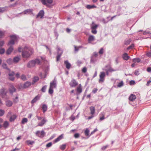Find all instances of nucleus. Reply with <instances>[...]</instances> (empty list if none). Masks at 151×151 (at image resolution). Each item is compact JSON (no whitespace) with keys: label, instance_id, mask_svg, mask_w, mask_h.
I'll return each mask as SVG.
<instances>
[{"label":"nucleus","instance_id":"nucleus-1","mask_svg":"<svg viewBox=\"0 0 151 151\" xmlns=\"http://www.w3.org/2000/svg\"><path fill=\"white\" fill-rule=\"evenodd\" d=\"M34 50L32 48H27L25 47L24 50L22 52V55L24 58H29L33 53Z\"/></svg>","mask_w":151,"mask_h":151},{"label":"nucleus","instance_id":"nucleus-2","mask_svg":"<svg viewBox=\"0 0 151 151\" xmlns=\"http://www.w3.org/2000/svg\"><path fill=\"white\" fill-rule=\"evenodd\" d=\"M56 87V81L54 79L52 82L50 83V88L49 89V93L52 94L53 93V89Z\"/></svg>","mask_w":151,"mask_h":151},{"label":"nucleus","instance_id":"nucleus-3","mask_svg":"<svg viewBox=\"0 0 151 151\" xmlns=\"http://www.w3.org/2000/svg\"><path fill=\"white\" fill-rule=\"evenodd\" d=\"M40 61L38 59H36L35 60L30 61L27 64V66L28 68H31L34 66L35 64H39Z\"/></svg>","mask_w":151,"mask_h":151},{"label":"nucleus","instance_id":"nucleus-4","mask_svg":"<svg viewBox=\"0 0 151 151\" xmlns=\"http://www.w3.org/2000/svg\"><path fill=\"white\" fill-rule=\"evenodd\" d=\"M11 38V40L9 43V45H13L14 44V42L17 41L18 37L15 35H12L10 36Z\"/></svg>","mask_w":151,"mask_h":151},{"label":"nucleus","instance_id":"nucleus-5","mask_svg":"<svg viewBox=\"0 0 151 151\" xmlns=\"http://www.w3.org/2000/svg\"><path fill=\"white\" fill-rule=\"evenodd\" d=\"M42 4L47 7H49V4H51L53 2V0H39Z\"/></svg>","mask_w":151,"mask_h":151},{"label":"nucleus","instance_id":"nucleus-6","mask_svg":"<svg viewBox=\"0 0 151 151\" xmlns=\"http://www.w3.org/2000/svg\"><path fill=\"white\" fill-rule=\"evenodd\" d=\"M58 55L57 56V60H56L57 61H59L60 58V57L62 55L63 53V51L60 50V48L58 47Z\"/></svg>","mask_w":151,"mask_h":151},{"label":"nucleus","instance_id":"nucleus-7","mask_svg":"<svg viewBox=\"0 0 151 151\" xmlns=\"http://www.w3.org/2000/svg\"><path fill=\"white\" fill-rule=\"evenodd\" d=\"M45 133L44 131L42 130L41 132L38 131L36 133V135L40 137H43L45 135Z\"/></svg>","mask_w":151,"mask_h":151},{"label":"nucleus","instance_id":"nucleus-8","mask_svg":"<svg viewBox=\"0 0 151 151\" xmlns=\"http://www.w3.org/2000/svg\"><path fill=\"white\" fill-rule=\"evenodd\" d=\"M33 10L31 9H28L25 10L23 13L24 14H28L30 15H32L33 16L34 15V14L33 12Z\"/></svg>","mask_w":151,"mask_h":151},{"label":"nucleus","instance_id":"nucleus-9","mask_svg":"<svg viewBox=\"0 0 151 151\" xmlns=\"http://www.w3.org/2000/svg\"><path fill=\"white\" fill-rule=\"evenodd\" d=\"M69 84L70 86L75 87L77 85L78 83L75 80L73 79L72 80Z\"/></svg>","mask_w":151,"mask_h":151},{"label":"nucleus","instance_id":"nucleus-10","mask_svg":"<svg viewBox=\"0 0 151 151\" xmlns=\"http://www.w3.org/2000/svg\"><path fill=\"white\" fill-rule=\"evenodd\" d=\"M47 121V120L46 119V118L45 117L43 118L42 121L39 123L38 124V126L42 127L45 124L46 122Z\"/></svg>","mask_w":151,"mask_h":151},{"label":"nucleus","instance_id":"nucleus-11","mask_svg":"<svg viewBox=\"0 0 151 151\" xmlns=\"http://www.w3.org/2000/svg\"><path fill=\"white\" fill-rule=\"evenodd\" d=\"M44 14V12L43 10L40 11L38 14L37 15L36 18L40 17L41 18H43Z\"/></svg>","mask_w":151,"mask_h":151},{"label":"nucleus","instance_id":"nucleus-12","mask_svg":"<svg viewBox=\"0 0 151 151\" xmlns=\"http://www.w3.org/2000/svg\"><path fill=\"white\" fill-rule=\"evenodd\" d=\"M9 89L10 92L11 94H12L13 93L15 92L16 91V88L12 85H10Z\"/></svg>","mask_w":151,"mask_h":151},{"label":"nucleus","instance_id":"nucleus-13","mask_svg":"<svg viewBox=\"0 0 151 151\" xmlns=\"http://www.w3.org/2000/svg\"><path fill=\"white\" fill-rule=\"evenodd\" d=\"M31 85V83L30 82L27 81L25 82L23 85V88H28Z\"/></svg>","mask_w":151,"mask_h":151},{"label":"nucleus","instance_id":"nucleus-14","mask_svg":"<svg viewBox=\"0 0 151 151\" xmlns=\"http://www.w3.org/2000/svg\"><path fill=\"white\" fill-rule=\"evenodd\" d=\"M63 134H61V135L59 136L58 138L55 139L54 141V143H56L58 141H59L61 139H62L63 138Z\"/></svg>","mask_w":151,"mask_h":151},{"label":"nucleus","instance_id":"nucleus-15","mask_svg":"<svg viewBox=\"0 0 151 151\" xmlns=\"http://www.w3.org/2000/svg\"><path fill=\"white\" fill-rule=\"evenodd\" d=\"M136 99V96L133 94H131L129 97V99L132 101H134Z\"/></svg>","mask_w":151,"mask_h":151},{"label":"nucleus","instance_id":"nucleus-16","mask_svg":"<svg viewBox=\"0 0 151 151\" xmlns=\"http://www.w3.org/2000/svg\"><path fill=\"white\" fill-rule=\"evenodd\" d=\"M99 25L95 24L94 22H93L91 25V28L92 29H95L98 27Z\"/></svg>","mask_w":151,"mask_h":151},{"label":"nucleus","instance_id":"nucleus-17","mask_svg":"<svg viewBox=\"0 0 151 151\" xmlns=\"http://www.w3.org/2000/svg\"><path fill=\"white\" fill-rule=\"evenodd\" d=\"M123 59L125 60H127L129 58V56L128 55L127 53H125L122 56Z\"/></svg>","mask_w":151,"mask_h":151},{"label":"nucleus","instance_id":"nucleus-18","mask_svg":"<svg viewBox=\"0 0 151 151\" xmlns=\"http://www.w3.org/2000/svg\"><path fill=\"white\" fill-rule=\"evenodd\" d=\"M64 63L65 65L66 68L67 69H69L70 68L71 64L68 60L65 61H64Z\"/></svg>","mask_w":151,"mask_h":151},{"label":"nucleus","instance_id":"nucleus-19","mask_svg":"<svg viewBox=\"0 0 151 151\" xmlns=\"http://www.w3.org/2000/svg\"><path fill=\"white\" fill-rule=\"evenodd\" d=\"M95 40L94 36L92 35H90L88 38V40L89 43H90L91 42L94 41Z\"/></svg>","mask_w":151,"mask_h":151},{"label":"nucleus","instance_id":"nucleus-20","mask_svg":"<svg viewBox=\"0 0 151 151\" xmlns=\"http://www.w3.org/2000/svg\"><path fill=\"white\" fill-rule=\"evenodd\" d=\"M40 98V96H37L31 101V103L32 104H33L36 102L37 100L39 99Z\"/></svg>","mask_w":151,"mask_h":151},{"label":"nucleus","instance_id":"nucleus-21","mask_svg":"<svg viewBox=\"0 0 151 151\" xmlns=\"http://www.w3.org/2000/svg\"><path fill=\"white\" fill-rule=\"evenodd\" d=\"M13 49L12 46H11L6 51V53L7 55H9L11 54Z\"/></svg>","mask_w":151,"mask_h":151},{"label":"nucleus","instance_id":"nucleus-22","mask_svg":"<svg viewBox=\"0 0 151 151\" xmlns=\"http://www.w3.org/2000/svg\"><path fill=\"white\" fill-rule=\"evenodd\" d=\"M8 9V7L5 6L3 7H0V13H3L6 11Z\"/></svg>","mask_w":151,"mask_h":151},{"label":"nucleus","instance_id":"nucleus-23","mask_svg":"<svg viewBox=\"0 0 151 151\" xmlns=\"http://www.w3.org/2000/svg\"><path fill=\"white\" fill-rule=\"evenodd\" d=\"M90 109L91 111V114L92 115H93L95 112L94 107L92 106H91L90 107Z\"/></svg>","mask_w":151,"mask_h":151},{"label":"nucleus","instance_id":"nucleus-24","mask_svg":"<svg viewBox=\"0 0 151 151\" xmlns=\"http://www.w3.org/2000/svg\"><path fill=\"white\" fill-rule=\"evenodd\" d=\"M20 58L18 56H17L14 57L13 60V62L14 63H17L20 60Z\"/></svg>","mask_w":151,"mask_h":151},{"label":"nucleus","instance_id":"nucleus-25","mask_svg":"<svg viewBox=\"0 0 151 151\" xmlns=\"http://www.w3.org/2000/svg\"><path fill=\"white\" fill-rule=\"evenodd\" d=\"M6 105L8 107H10L12 105V101L9 100L7 101L6 102Z\"/></svg>","mask_w":151,"mask_h":151},{"label":"nucleus","instance_id":"nucleus-26","mask_svg":"<svg viewBox=\"0 0 151 151\" xmlns=\"http://www.w3.org/2000/svg\"><path fill=\"white\" fill-rule=\"evenodd\" d=\"M86 7L87 9H90L94 8H96V6L95 5H87L86 6Z\"/></svg>","mask_w":151,"mask_h":151},{"label":"nucleus","instance_id":"nucleus-27","mask_svg":"<svg viewBox=\"0 0 151 151\" xmlns=\"http://www.w3.org/2000/svg\"><path fill=\"white\" fill-rule=\"evenodd\" d=\"M42 109L43 112V113L45 112L47 110V106L46 105L44 104L42 105Z\"/></svg>","mask_w":151,"mask_h":151},{"label":"nucleus","instance_id":"nucleus-28","mask_svg":"<svg viewBox=\"0 0 151 151\" xmlns=\"http://www.w3.org/2000/svg\"><path fill=\"white\" fill-rule=\"evenodd\" d=\"M39 78L38 76H35L33 80V82H32V84H34L35 82H37L39 80Z\"/></svg>","mask_w":151,"mask_h":151},{"label":"nucleus","instance_id":"nucleus-29","mask_svg":"<svg viewBox=\"0 0 151 151\" xmlns=\"http://www.w3.org/2000/svg\"><path fill=\"white\" fill-rule=\"evenodd\" d=\"M16 117L17 116L16 115H13L10 117L9 120L11 122H13L16 119Z\"/></svg>","mask_w":151,"mask_h":151},{"label":"nucleus","instance_id":"nucleus-30","mask_svg":"<svg viewBox=\"0 0 151 151\" xmlns=\"http://www.w3.org/2000/svg\"><path fill=\"white\" fill-rule=\"evenodd\" d=\"M89 130L88 128H86L85 131V134L86 136H88L89 137L90 135H89Z\"/></svg>","mask_w":151,"mask_h":151},{"label":"nucleus","instance_id":"nucleus-31","mask_svg":"<svg viewBox=\"0 0 151 151\" xmlns=\"http://www.w3.org/2000/svg\"><path fill=\"white\" fill-rule=\"evenodd\" d=\"M17 78H20L23 81H26L27 80V78L26 76H17Z\"/></svg>","mask_w":151,"mask_h":151},{"label":"nucleus","instance_id":"nucleus-32","mask_svg":"<svg viewBox=\"0 0 151 151\" xmlns=\"http://www.w3.org/2000/svg\"><path fill=\"white\" fill-rule=\"evenodd\" d=\"M100 78L99 79V82L100 83H102L104 82V80L105 76H100Z\"/></svg>","mask_w":151,"mask_h":151},{"label":"nucleus","instance_id":"nucleus-33","mask_svg":"<svg viewBox=\"0 0 151 151\" xmlns=\"http://www.w3.org/2000/svg\"><path fill=\"white\" fill-rule=\"evenodd\" d=\"M9 125V123L7 121H5L3 124V127L5 128H6L8 127Z\"/></svg>","mask_w":151,"mask_h":151},{"label":"nucleus","instance_id":"nucleus-34","mask_svg":"<svg viewBox=\"0 0 151 151\" xmlns=\"http://www.w3.org/2000/svg\"><path fill=\"white\" fill-rule=\"evenodd\" d=\"M7 63L9 65H11L13 63V60L12 59L9 58L7 60Z\"/></svg>","mask_w":151,"mask_h":151},{"label":"nucleus","instance_id":"nucleus-35","mask_svg":"<svg viewBox=\"0 0 151 151\" xmlns=\"http://www.w3.org/2000/svg\"><path fill=\"white\" fill-rule=\"evenodd\" d=\"M2 67L4 68L7 69L9 71V72H10V70L9 68H8L7 67V65L6 64L3 63L2 65Z\"/></svg>","mask_w":151,"mask_h":151},{"label":"nucleus","instance_id":"nucleus-36","mask_svg":"<svg viewBox=\"0 0 151 151\" xmlns=\"http://www.w3.org/2000/svg\"><path fill=\"white\" fill-rule=\"evenodd\" d=\"M27 121L28 120L27 118H23L22 121V123L23 124H24L26 123H27Z\"/></svg>","mask_w":151,"mask_h":151},{"label":"nucleus","instance_id":"nucleus-37","mask_svg":"<svg viewBox=\"0 0 151 151\" xmlns=\"http://www.w3.org/2000/svg\"><path fill=\"white\" fill-rule=\"evenodd\" d=\"M74 47L75 48L74 50L75 52H77L78 50L80 48H81L82 47L81 46L76 47L75 45L74 46Z\"/></svg>","mask_w":151,"mask_h":151},{"label":"nucleus","instance_id":"nucleus-38","mask_svg":"<svg viewBox=\"0 0 151 151\" xmlns=\"http://www.w3.org/2000/svg\"><path fill=\"white\" fill-rule=\"evenodd\" d=\"M124 83L122 81H121L117 85V87H120L122 86L123 85Z\"/></svg>","mask_w":151,"mask_h":151},{"label":"nucleus","instance_id":"nucleus-39","mask_svg":"<svg viewBox=\"0 0 151 151\" xmlns=\"http://www.w3.org/2000/svg\"><path fill=\"white\" fill-rule=\"evenodd\" d=\"M140 60L139 58H134L133 59V62L134 63H139L140 62Z\"/></svg>","mask_w":151,"mask_h":151},{"label":"nucleus","instance_id":"nucleus-40","mask_svg":"<svg viewBox=\"0 0 151 151\" xmlns=\"http://www.w3.org/2000/svg\"><path fill=\"white\" fill-rule=\"evenodd\" d=\"M26 142L28 145H32L34 143L33 141H31L30 140H28L26 141Z\"/></svg>","mask_w":151,"mask_h":151},{"label":"nucleus","instance_id":"nucleus-41","mask_svg":"<svg viewBox=\"0 0 151 151\" xmlns=\"http://www.w3.org/2000/svg\"><path fill=\"white\" fill-rule=\"evenodd\" d=\"M131 41H132V40H131V39H129L125 41V44L126 45H128L130 43V42H131Z\"/></svg>","mask_w":151,"mask_h":151},{"label":"nucleus","instance_id":"nucleus-42","mask_svg":"<svg viewBox=\"0 0 151 151\" xmlns=\"http://www.w3.org/2000/svg\"><path fill=\"white\" fill-rule=\"evenodd\" d=\"M47 87V86H43L41 89V91L42 92H45V90Z\"/></svg>","mask_w":151,"mask_h":151},{"label":"nucleus","instance_id":"nucleus-43","mask_svg":"<svg viewBox=\"0 0 151 151\" xmlns=\"http://www.w3.org/2000/svg\"><path fill=\"white\" fill-rule=\"evenodd\" d=\"M66 147V145L65 144H63L60 146V149L62 150H64Z\"/></svg>","mask_w":151,"mask_h":151},{"label":"nucleus","instance_id":"nucleus-44","mask_svg":"<svg viewBox=\"0 0 151 151\" xmlns=\"http://www.w3.org/2000/svg\"><path fill=\"white\" fill-rule=\"evenodd\" d=\"M4 113V110L0 109V116H1L3 115Z\"/></svg>","mask_w":151,"mask_h":151},{"label":"nucleus","instance_id":"nucleus-45","mask_svg":"<svg viewBox=\"0 0 151 151\" xmlns=\"http://www.w3.org/2000/svg\"><path fill=\"white\" fill-rule=\"evenodd\" d=\"M4 35V32H3L0 31V38H2Z\"/></svg>","mask_w":151,"mask_h":151},{"label":"nucleus","instance_id":"nucleus-46","mask_svg":"<svg viewBox=\"0 0 151 151\" xmlns=\"http://www.w3.org/2000/svg\"><path fill=\"white\" fill-rule=\"evenodd\" d=\"M104 53V49L103 48H101L99 51V53L100 54H102Z\"/></svg>","mask_w":151,"mask_h":151},{"label":"nucleus","instance_id":"nucleus-47","mask_svg":"<svg viewBox=\"0 0 151 151\" xmlns=\"http://www.w3.org/2000/svg\"><path fill=\"white\" fill-rule=\"evenodd\" d=\"M52 145V143L51 142H50L46 145V146L48 148L50 147Z\"/></svg>","mask_w":151,"mask_h":151},{"label":"nucleus","instance_id":"nucleus-48","mask_svg":"<svg viewBox=\"0 0 151 151\" xmlns=\"http://www.w3.org/2000/svg\"><path fill=\"white\" fill-rule=\"evenodd\" d=\"M9 78L11 81H13L14 79V76H9Z\"/></svg>","mask_w":151,"mask_h":151},{"label":"nucleus","instance_id":"nucleus-49","mask_svg":"<svg viewBox=\"0 0 151 151\" xmlns=\"http://www.w3.org/2000/svg\"><path fill=\"white\" fill-rule=\"evenodd\" d=\"M77 91L79 93H81L82 92V88L81 87H78L77 88Z\"/></svg>","mask_w":151,"mask_h":151},{"label":"nucleus","instance_id":"nucleus-50","mask_svg":"<svg viewBox=\"0 0 151 151\" xmlns=\"http://www.w3.org/2000/svg\"><path fill=\"white\" fill-rule=\"evenodd\" d=\"M5 51L4 49H0V54H3Z\"/></svg>","mask_w":151,"mask_h":151},{"label":"nucleus","instance_id":"nucleus-51","mask_svg":"<svg viewBox=\"0 0 151 151\" xmlns=\"http://www.w3.org/2000/svg\"><path fill=\"white\" fill-rule=\"evenodd\" d=\"M91 32L93 34H96L97 32V31L95 29H92Z\"/></svg>","mask_w":151,"mask_h":151},{"label":"nucleus","instance_id":"nucleus-52","mask_svg":"<svg viewBox=\"0 0 151 151\" xmlns=\"http://www.w3.org/2000/svg\"><path fill=\"white\" fill-rule=\"evenodd\" d=\"M98 90V89L96 88H94L92 91V92L94 93H96Z\"/></svg>","mask_w":151,"mask_h":151},{"label":"nucleus","instance_id":"nucleus-53","mask_svg":"<svg viewBox=\"0 0 151 151\" xmlns=\"http://www.w3.org/2000/svg\"><path fill=\"white\" fill-rule=\"evenodd\" d=\"M82 71L83 72V73H85L87 71V68L86 67H84L83 68L82 70Z\"/></svg>","mask_w":151,"mask_h":151},{"label":"nucleus","instance_id":"nucleus-54","mask_svg":"<svg viewBox=\"0 0 151 151\" xmlns=\"http://www.w3.org/2000/svg\"><path fill=\"white\" fill-rule=\"evenodd\" d=\"M79 134L78 133H76L74 134V137L76 138H78L79 137Z\"/></svg>","mask_w":151,"mask_h":151},{"label":"nucleus","instance_id":"nucleus-55","mask_svg":"<svg viewBox=\"0 0 151 151\" xmlns=\"http://www.w3.org/2000/svg\"><path fill=\"white\" fill-rule=\"evenodd\" d=\"M135 83V81L133 80H131L130 82V84L131 85H134Z\"/></svg>","mask_w":151,"mask_h":151},{"label":"nucleus","instance_id":"nucleus-56","mask_svg":"<svg viewBox=\"0 0 151 151\" xmlns=\"http://www.w3.org/2000/svg\"><path fill=\"white\" fill-rule=\"evenodd\" d=\"M4 43V42L3 41H1L0 42V48L3 45Z\"/></svg>","mask_w":151,"mask_h":151},{"label":"nucleus","instance_id":"nucleus-57","mask_svg":"<svg viewBox=\"0 0 151 151\" xmlns=\"http://www.w3.org/2000/svg\"><path fill=\"white\" fill-rule=\"evenodd\" d=\"M134 47V45L132 44L127 48V50H129Z\"/></svg>","mask_w":151,"mask_h":151},{"label":"nucleus","instance_id":"nucleus-58","mask_svg":"<svg viewBox=\"0 0 151 151\" xmlns=\"http://www.w3.org/2000/svg\"><path fill=\"white\" fill-rule=\"evenodd\" d=\"M147 55L148 57H151V51L149 52L147 54Z\"/></svg>","mask_w":151,"mask_h":151},{"label":"nucleus","instance_id":"nucleus-59","mask_svg":"<svg viewBox=\"0 0 151 151\" xmlns=\"http://www.w3.org/2000/svg\"><path fill=\"white\" fill-rule=\"evenodd\" d=\"M134 74L136 76L139 75V71L138 70H136Z\"/></svg>","mask_w":151,"mask_h":151},{"label":"nucleus","instance_id":"nucleus-60","mask_svg":"<svg viewBox=\"0 0 151 151\" xmlns=\"http://www.w3.org/2000/svg\"><path fill=\"white\" fill-rule=\"evenodd\" d=\"M15 74L14 72L13 71H12L11 73L9 74V76H14Z\"/></svg>","mask_w":151,"mask_h":151},{"label":"nucleus","instance_id":"nucleus-61","mask_svg":"<svg viewBox=\"0 0 151 151\" xmlns=\"http://www.w3.org/2000/svg\"><path fill=\"white\" fill-rule=\"evenodd\" d=\"M36 117L37 118L38 120H40L42 119L43 118L42 117H41L40 116H36Z\"/></svg>","mask_w":151,"mask_h":151},{"label":"nucleus","instance_id":"nucleus-62","mask_svg":"<svg viewBox=\"0 0 151 151\" xmlns=\"http://www.w3.org/2000/svg\"><path fill=\"white\" fill-rule=\"evenodd\" d=\"M108 145H106L105 146H104L102 147L101 148V149L102 150H105L107 147H108Z\"/></svg>","mask_w":151,"mask_h":151},{"label":"nucleus","instance_id":"nucleus-63","mask_svg":"<svg viewBox=\"0 0 151 151\" xmlns=\"http://www.w3.org/2000/svg\"><path fill=\"white\" fill-rule=\"evenodd\" d=\"M19 148H15V149H13L10 151H19Z\"/></svg>","mask_w":151,"mask_h":151},{"label":"nucleus","instance_id":"nucleus-64","mask_svg":"<svg viewBox=\"0 0 151 151\" xmlns=\"http://www.w3.org/2000/svg\"><path fill=\"white\" fill-rule=\"evenodd\" d=\"M147 70L148 72H151V67H149L147 68Z\"/></svg>","mask_w":151,"mask_h":151}]
</instances>
